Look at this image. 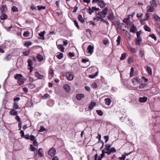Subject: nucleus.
<instances>
[{
  "label": "nucleus",
  "mask_w": 160,
  "mask_h": 160,
  "mask_svg": "<svg viewBox=\"0 0 160 160\" xmlns=\"http://www.w3.org/2000/svg\"><path fill=\"white\" fill-rule=\"evenodd\" d=\"M108 8L107 7H105L104 9H103L102 12H103L104 15V17H105V16L108 14Z\"/></svg>",
  "instance_id": "nucleus-30"
},
{
  "label": "nucleus",
  "mask_w": 160,
  "mask_h": 160,
  "mask_svg": "<svg viewBox=\"0 0 160 160\" xmlns=\"http://www.w3.org/2000/svg\"><path fill=\"white\" fill-rule=\"evenodd\" d=\"M148 98L146 97H140L139 101L140 102L144 103L147 100Z\"/></svg>",
  "instance_id": "nucleus-20"
},
{
  "label": "nucleus",
  "mask_w": 160,
  "mask_h": 160,
  "mask_svg": "<svg viewBox=\"0 0 160 160\" xmlns=\"http://www.w3.org/2000/svg\"><path fill=\"white\" fill-rule=\"evenodd\" d=\"M131 23L130 25H131L132 26L130 29V32L133 33H135L136 32V31L137 30V28L133 24H132V22H131Z\"/></svg>",
  "instance_id": "nucleus-8"
},
{
  "label": "nucleus",
  "mask_w": 160,
  "mask_h": 160,
  "mask_svg": "<svg viewBox=\"0 0 160 160\" xmlns=\"http://www.w3.org/2000/svg\"><path fill=\"white\" fill-rule=\"evenodd\" d=\"M107 151V154L108 155H109L111 154L112 152H116V150L114 148H111L110 149H109Z\"/></svg>",
  "instance_id": "nucleus-10"
},
{
  "label": "nucleus",
  "mask_w": 160,
  "mask_h": 160,
  "mask_svg": "<svg viewBox=\"0 0 160 160\" xmlns=\"http://www.w3.org/2000/svg\"><path fill=\"white\" fill-rule=\"evenodd\" d=\"M121 40V37L119 36H118L117 38V45L118 46L120 45V42Z\"/></svg>",
  "instance_id": "nucleus-41"
},
{
  "label": "nucleus",
  "mask_w": 160,
  "mask_h": 160,
  "mask_svg": "<svg viewBox=\"0 0 160 160\" xmlns=\"http://www.w3.org/2000/svg\"><path fill=\"white\" fill-rule=\"evenodd\" d=\"M84 94H78L76 95V98L78 100H80L82 98H84Z\"/></svg>",
  "instance_id": "nucleus-18"
},
{
  "label": "nucleus",
  "mask_w": 160,
  "mask_h": 160,
  "mask_svg": "<svg viewBox=\"0 0 160 160\" xmlns=\"http://www.w3.org/2000/svg\"><path fill=\"white\" fill-rule=\"evenodd\" d=\"M126 57V54L125 53H124L121 55V57L120 58V60H123L125 59Z\"/></svg>",
  "instance_id": "nucleus-42"
},
{
  "label": "nucleus",
  "mask_w": 160,
  "mask_h": 160,
  "mask_svg": "<svg viewBox=\"0 0 160 160\" xmlns=\"http://www.w3.org/2000/svg\"><path fill=\"white\" fill-rule=\"evenodd\" d=\"M45 33V31H43L42 32H40L38 34L39 36L41 37V39L42 40H45V38L44 36Z\"/></svg>",
  "instance_id": "nucleus-29"
},
{
  "label": "nucleus",
  "mask_w": 160,
  "mask_h": 160,
  "mask_svg": "<svg viewBox=\"0 0 160 160\" xmlns=\"http://www.w3.org/2000/svg\"><path fill=\"white\" fill-rule=\"evenodd\" d=\"M123 21L124 23H126L127 25H129L130 23V18H125L123 20Z\"/></svg>",
  "instance_id": "nucleus-31"
},
{
  "label": "nucleus",
  "mask_w": 160,
  "mask_h": 160,
  "mask_svg": "<svg viewBox=\"0 0 160 160\" xmlns=\"http://www.w3.org/2000/svg\"><path fill=\"white\" fill-rule=\"evenodd\" d=\"M144 28L146 31L150 32V28L147 25H144Z\"/></svg>",
  "instance_id": "nucleus-50"
},
{
  "label": "nucleus",
  "mask_w": 160,
  "mask_h": 160,
  "mask_svg": "<svg viewBox=\"0 0 160 160\" xmlns=\"http://www.w3.org/2000/svg\"><path fill=\"white\" fill-rule=\"evenodd\" d=\"M139 54L140 56L142 59L144 58V55L143 51L142 50H140L139 51Z\"/></svg>",
  "instance_id": "nucleus-34"
},
{
  "label": "nucleus",
  "mask_w": 160,
  "mask_h": 160,
  "mask_svg": "<svg viewBox=\"0 0 160 160\" xmlns=\"http://www.w3.org/2000/svg\"><path fill=\"white\" fill-rule=\"evenodd\" d=\"M109 20H112L115 19L113 13H109L107 17Z\"/></svg>",
  "instance_id": "nucleus-19"
},
{
  "label": "nucleus",
  "mask_w": 160,
  "mask_h": 160,
  "mask_svg": "<svg viewBox=\"0 0 160 160\" xmlns=\"http://www.w3.org/2000/svg\"><path fill=\"white\" fill-rule=\"evenodd\" d=\"M65 76L67 79L69 81L72 80L73 78V75L70 72L66 73Z\"/></svg>",
  "instance_id": "nucleus-5"
},
{
  "label": "nucleus",
  "mask_w": 160,
  "mask_h": 160,
  "mask_svg": "<svg viewBox=\"0 0 160 160\" xmlns=\"http://www.w3.org/2000/svg\"><path fill=\"white\" fill-rule=\"evenodd\" d=\"M27 140L30 139L31 141L34 140V136L33 135H31L29 136L28 134L25 135L23 137Z\"/></svg>",
  "instance_id": "nucleus-7"
},
{
  "label": "nucleus",
  "mask_w": 160,
  "mask_h": 160,
  "mask_svg": "<svg viewBox=\"0 0 160 160\" xmlns=\"http://www.w3.org/2000/svg\"><path fill=\"white\" fill-rule=\"evenodd\" d=\"M142 41L141 38H136L135 40V44L136 45H139Z\"/></svg>",
  "instance_id": "nucleus-25"
},
{
  "label": "nucleus",
  "mask_w": 160,
  "mask_h": 160,
  "mask_svg": "<svg viewBox=\"0 0 160 160\" xmlns=\"http://www.w3.org/2000/svg\"><path fill=\"white\" fill-rule=\"evenodd\" d=\"M30 35V32L28 31H27L24 32L23 35L25 37H28Z\"/></svg>",
  "instance_id": "nucleus-45"
},
{
  "label": "nucleus",
  "mask_w": 160,
  "mask_h": 160,
  "mask_svg": "<svg viewBox=\"0 0 160 160\" xmlns=\"http://www.w3.org/2000/svg\"><path fill=\"white\" fill-rule=\"evenodd\" d=\"M73 22L75 25L77 27V28L79 29L80 28L79 27L78 25V22L76 20H74Z\"/></svg>",
  "instance_id": "nucleus-53"
},
{
  "label": "nucleus",
  "mask_w": 160,
  "mask_h": 160,
  "mask_svg": "<svg viewBox=\"0 0 160 160\" xmlns=\"http://www.w3.org/2000/svg\"><path fill=\"white\" fill-rule=\"evenodd\" d=\"M63 88L67 92H69L70 91V87L68 84H66L63 86Z\"/></svg>",
  "instance_id": "nucleus-24"
},
{
  "label": "nucleus",
  "mask_w": 160,
  "mask_h": 160,
  "mask_svg": "<svg viewBox=\"0 0 160 160\" xmlns=\"http://www.w3.org/2000/svg\"><path fill=\"white\" fill-rule=\"evenodd\" d=\"M51 66L49 70V73L51 75V77H53L54 76V72L52 68H51Z\"/></svg>",
  "instance_id": "nucleus-33"
},
{
  "label": "nucleus",
  "mask_w": 160,
  "mask_h": 160,
  "mask_svg": "<svg viewBox=\"0 0 160 160\" xmlns=\"http://www.w3.org/2000/svg\"><path fill=\"white\" fill-rule=\"evenodd\" d=\"M149 13L148 12H147L145 14V16L144 18L143 19H140V21L141 23H142V22L145 20H146L147 19L149 18Z\"/></svg>",
  "instance_id": "nucleus-22"
},
{
  "label": "nucleus",
  "mask_w": 160,
  "mask_h": 160,
  "mask_svg": "<svg viewBox=\"0 0 160 160\" xmlns=\"http://www.w3.org/2000/svg\"><path fill=\"white\" fill-rule=\"evenodd\" d=\"M98 15L100 16H101L102 17H103V18L105 17H103L104 16V15L103 14V12L102 11H100V12H98Z\"/></svg>",
  "instance_id": "nucleus-59"
},
{
  "label": "nucleus",
  "mask_w": 160,
  "mask_h": 160,
  "mask_svg": "<svg viewBox=\"0 0 160 160\" xmlns=\"http://www.w3.org/2000/svg\"><path fill=\"white\" fill-rule=\"evenodd\" d=\"M68 55L69 56L71 57H73L75 56V54L74 52H70L69 53Z\"/></svg>",
  "instance_id": "nucleus-64"
},
{
  "label": "nucleus",
  "mask_w": 160,
  "mask_h": 160,
  "mask_svg": "<svg viewBox=\"0 0 160 160\" xmlns=\"http://www.w3.org/2000/svg\"><path fill=\"white\" fill-rule=\"evenodd\" d=\"M12 107L14 109H18L19 108V106L18 104L17 103L15 102L13 103Z\"/></svg>",
  "instance_id": "nucleus-38"
},
{
  "label": "nucleus",
  "mask_w": 160,
  "mask_h": 160,
  "mask_svg": "<svg viewBox=\"0 0 160 160\" xmlns=\"http://www.w3.org/2000/svg\"><path fill=\"white\" fill-rule=\"evenodd\" d=\"M96 112L97 114L100 116H102L103 115V112L101 110H97Z\"/></svg>",
  "instance_id": "nucleus-48"
},
{
  "label": "nucleus",
  "mask_w": 160,
  "mask_h": 160,
  "mask_svg": "<svg viewBox=\"0 0 160 160\" xmlns=\"http://www.w3.org/2000/svg\"><path fill=\"white\" fill-rule=\"evenodd\" d=\"M104 101L106 105L109 106L110 104L111 100L110 98H106Z\"/></svg>",
  "instance_id": "nucleus-28"
},
{
  "label": "nucleus",
  "mask_w": 160,
  "mask_h": 160,
  "mask_svg": "<svg viewBox=\"0 0 160 160\" xmlns=\"http://www.w3.org/2000/svg\"><path fill=\"white\" fill-rule=\"evenodd\" d=\"M82 61L83 63H86L87 62H89V60L88 59L83 58L82 60Z\"/></svg>",
  "instance_id": "nucleus-62"
},
{
  "label": "nucleus",
  "mask_w": 160,
  "mask_h": 160,
  "mask_svg": "<svg viewBox=\"0 0 160 160\" xmlns=\"http://www.w3.org/2000/svg\"><path fill=\"white\" fill-rule=\"evenodd\" d=\"M111 145L109 144H106L105 145V149L106 150H108L109 149H110Z\"/></svg>",
  "instance_id": "nucleus-36"
},
{
  "label": "nucleus",
  "mask_w": 160,
  "mask_h": 160,
  "mask_svg": "<svg viewBox=\"0 0 160 160\" xmlns=\"http://www.w3.org/2000/svg\"><path fill=\"white\" fill-rule=\"evenodd\" d=\"M12 10L13 12H18V8L15 6H13L12 7Z\"/></svg>",
  "instance_id": "nucleus-40"
},
{
  "label": "nucleus",
  "mask_w": 160,
  "mask_h": 160,
  "mask_svg": "<svg viewBox=\"0 0 160 160\" xmlns=\"http://www.w3.org/2000/svg\"><path fill=\"white\" fill-rule=\"evenodd\" d=\"M157 6L155 1L152 0L151 1V12H153L155 10L154 8Z\"/></svg>",
  "instance_id": "nucleus-4"
},
{
  "label": "nucleus",
  "mask_w": 160,
  "mask_h": 160,
  "mask_svg": "<svg viewBox=\"0 0 160 160\" xmlns=\"http://www.w3.org/2000/svg\"><path fill=\"white\" fill-rule=\"evenodd\" d=\"M30 148L31 151H35L36 150H37V148L34 147L32 144L30 145Z\"/></svg>",
  "instance_id": "nucleus-47"
},
{
  "label": "nucleus",
  "mask_w": 160,
  "mask_h": 160,
  "mask_svg": "<svg viewBox=\"0 0 160 160\" xmlns=\"http://www.w3.org/2000/svg\"><path fill=\"white\" fill-rule=\"evenodd\" d=\"M2 15H1L0 18L2 20H4L8 18L7 15L5 14V13H1Z\"/></svg>",
  "instance_id": "nucleus-26"
},
{
  "label": "nucleus",
  "mask_w": 160,
  "mask_h": 160,
  "mask_svg": "<svg viewBox=\"0 0 160 160\" xmlns=\"http://www.w3.org/2000/svg\"><path fill=\"white\" fill-rule=\"evenodd\" d=\"M35 76L39 79H42L44 76L40 74L38 72L36 71L35 72Z\"/></svg>",
  "instance_id": "nucleus-15"
},
{
  "label": "nucleus",
  "mask_w": 160,
  "mask_h": 160,
  "mask_svg": "<svg viewBox=\"0 0 160 160\" xmlns=\"http://www.w3.org/2000/svg\"><path fill=\"white\" fill-rule=\"evenodd\" d=\"M32 44V42L30 41H25L24 44V45L25 46L28 47Z\"/></svg>",
  "instance_id": "nucleus-35"
},
{
  "label": "nucleus",
  "mask_w": 160,
  "mask_h": 160,
  "mask_svg": "<svg viewBox=\"0 0 160 160\" xmlns=\"http://www.w3.org/2000/svg\"><path fill=\"white\" fill-rule=\"evenodd\" d=\"M98 5L101 8H103L105 7L106 4L105 3L104 1L102 0H100L98 2Z\"/></svg>",
  "instance_id": "nucleus-9"
},
{
  "label": "nucleus",
  "mask_w": 160,
  "mask_h": 160,
  "mask_svg": "<svg viewBox=\"0 0 160 160\" xmlns=\"http://www.w3.org/2000/svg\"><path fill=\"white\" fill-rule=\"evenodd\" d=\"M28 69H29L30 72H31L33 70V68L32 67V65L33 64L32 62L31 59H29L28 61Z\"/></svg>",
  "instance_id": "nucleus-2"
},
{
  "label": "nucleus",
  "mask_w": 160,
  "mask_h": 160,
  "mask_svg": "<svg viewBox=\"0 0 160 160\" xmlns=\"http://www.w3.org/2000/svg\"><path fill=\"white\" fill-rule=\"evenodd\" d=\"M38 155L40 157H42L44 156V152L43 149L42 148H40L38 151Z\"/></svg>",
  "instance_id": "nucleus-14"
},
{
  "label": "nucleus",
  "mask_w": 160,
  "mask_h": 160,
  "mask_svg": "<svg viewBox=\"0 0 160 160\" xmlns=\"http://www.w3.org/2000/svg\"><path fill=\"white\" fill-rule=\"evenodd\" d=\"M132 83L134 84H136L137 83H140V81L139 80H138L137 77H136L134 78H133L132 80Z\"/></svg>",
  "instance_id": "nucleus-13"
},
{
  "label": "nucleus",
  "mask_w": 160,
  "mask_h": 160,
  "mask_svg": "<svg viewBox=\"0 0 160 160\" xmlns=\"http://www.w3.org/2000/svg\"><path fill=\"white\" fill-rule=\"evenodd\" d=\"M98 74V72H96L95 74L90 75H89V77L91 78H93L97 76Z\"/></svg>",
  "instance_id": "nucleus-51"
},
{
  "label": "nucleus",
  "mask_w": 160,
  "mask_h": 160,
  "mask_svg": "<svg viewBox=\"0 0 160 160\" xmlns=\"http://www.w3.org/2000/svg\"><path fill=\"white\" fill-rule=\"evenodd\" d=\"M56 57L58 59H61L63 57V54L62 53H60L59 54L57 55Z\"/></svg>",
  "instance_id": "nucleus-43"
},
{
  "label": "nucleus",
  "mask_w": 160,
  "mask_h": 160,
  "mask_svg": "<svg viewBox=\"0 0 160 160\" xmlns=\"http://www.w3.org/2000/svg\"><path fill=\"white\" fill-rule=\"evenodd\" d=\"M94 47L91 45H89L87 48V50L88 52L90 54H92L93 52Z\"/></svg>",
  "instance_id": "nucleus-11"
},
{
  "label": "nucleus",
  "mask_w": 160,
  "mask_h": 160,
  "mask_svg": "<svg viewBox=\"0 0 160 160\" xmlns=\"http://www.w3.org/2000/svg\"><path fill=\"white\" fill-rule=\"evenodd\" d=\"M30 9L33 11L34 10H37L36 8V7L33 4H32V6H31Z\"/></svg>",
  "instance_id": "nucleus-55"
},
{
  "label": "nucleus",
  "mask_w": 160,
  "mask_h": 160,
  "mask_svg": "<svg viewBox=\"0 0 160 160\" xmlns=\"http://www.w3.org/2000/svg\"><path fill=\"white\" fill-rule=\"evenodd\" d=\"M98 156V154L96 153L94 155V156L92 157V160H97Z\"/></svg>",
  "instance_id": "nucleus-54"
},
{
  "label": "nucleus",
  "mask_w": 160,
  "mask_h": 160,
  "mask_svg": "<svg viewBox=\"0 0 160 160\" xmlns=\"http://www.w3.org/2000/svg\"><path fill=\"white\" fill-rule=\"evenodd\" d=\"M130 50L132 53H135L136 52V50L135 48H130Z\"/></svg>",
  "instance_id": "nucleus-56"
},
{
  "label": "nucleus",
  "mask_w": 160,
  "mask_h": 160,
  "mask_svg": "<svg viewBox=\"0 0 160 160\" xmlns=\"http://www.w3.org/2000/svg\"><path fill=\"white\" fill-rule=\"evenodd\" d=\"M136 32V33L137 38H141L140 37V34L142 33L141 31L140 30V31Z\"/></svg>",
  "instance_id": "nucleus-44"
},
{
  "label": "nucleus",
  "mask_w": 160,
  "mask_h": 160,
  "mask_svg": "<svg viewBox=\"0 0 160 160\" xmlns=\"http://www.w3.org/2000/svg\"><path fill=\"white\" fill-rule=\"evenodd\" d=\"M141 78L142 82H147L148 81V80L147 79L145 78L144 77H142Z\"/></svg>",
  "instance_id": "nucleus-63"
},
{
  "label": "nucleus",
  "mask_w": 160,
  "mask_h": 160,
  "mask_svg": "<svg viewBox=\"0 0 160 160\" xmlns=\"http://www.w3.org/2000/svg\"><path fill=\"white\" fill-rule=\"evenodd\" d=\"M147 84H143V83H141L140 86L139 87V88L140 89H141L142 88H143L146 86Z\"/></svg>",
  "instance_id": "nucleus-58"
},
{
  "label": "nucleus",
  "mask_w": 160,
  "mask_h": 160,
  "mask_svg": "<svg viewBox=\"0 0 160 160\" xmlns=\"http://www.w3.org/2000/svg\"><path fill=\"white\" fill-rule=\"evenodd\" d=\"M133 61V59L132 58L129 57L128 59V63L131 64Z\"/></svg>",
  "instance_id": "nucleus-60"
},
{
  "label": "nucleus",
  "mask_w": 160,
  "mask_h": 160,
  "mask_svg": "<svg viewBox=\"0 0 160 160\" xmlns=\"http://www.w3.org/2000/svg\"><path fill=\"white\" fill-rule=\"evenodd\" d=\"M58 47V49H59L61 51L63 52H64L65 48L62 45L59 44Z\"/></svg>",
  "instance_id": "nucleus-32"
},
{
  "label": "nucleus",
  "mask_w": 160,
  "mask_h": 160,
  "mask_svg": "<svg viewBox=\"0 0 160 160\" xmlns=\"http://www.w3.org/2000/svg\"><path fill=\"white\" fill-rule=\"evenodd\" d=\"M16 116V117L15 118V119L18 122H21V118H20V117L17 115V114Z\"/></svg>",
  "instance_id": "nucleus-57"
},
{
  "label": "nucleus",
  "mask_w": 160,
  "mask_h": 160,
  "mask_svg": "<svg viewBox=\"0 0 160 160\" xmlns=\"http://www.w3.org/2000/svg\"><path fill=\"white\" fill-rule=\"evenodd\" d=\"M28 87L30 89H33L35 87V85L33 84H29L28 85Z\"/></svg>",
  "instance_id": "nucleus-46"
},
{
  "label": "nucleus",
  "mask_w": 160,
  "mask_h": 160,
  "mask_svg": "<svg viewBox=\"0 0 160 160\" xmlns=\"http://www.w3.org/2000/svg\"><path fill=\"white\" fill-rule=\"evenodd\" d=\"M56 149L54 148H52L48 152V154L51 157L53 156L55 154Z\"/></svg>",
  "instance_id": "nucleus-3"
},
{
  "label": "nucleus",
  "mask_w": 160,
  "mask_h": 160,
  "mask_svg": "<svg viewBox=\"0 0 160 160\" xmlns=\"http://www.w3.org/2000/svg\"><path fill=\"white\" fill-rule=\"evenodd\" d=\"M152 18L154 20L156 21L160 22V18L159 17L157 14H154L152 15Z\"/></svg>",
  "instance_id": "nucleus-21"
},
{
  "label": "nucleus",
  "mask_w": 160,
  "mask_h": 160,
  "mask_svg": "<svg viewBox=\"0 0 160 160\" xmlns=\"http://www.w3.org/2000/svg\"><path fill=\"white\" fill-rule=\"evenodd\" d=\"M30 53V52L29 51H26L23 52V54L26 56H28Z\"/></svg>",
  "instance_id": "nucleus-61"
},
{
  "label": "nucleus",
  "mask_w": 160,
  "mask_h": 160,
  "mask_svg": "<svg viewBox=\"0 0 160 160\" xmlns=\"http://www.w3.org/2000/svg\"><path fill=\"white\" fill-rule=\"evenodd\" d=\"M0 10L1 13H6L7 11L6 5H2L0 7Z\"/></svg>",
  "instance_id": "nucleus-6"
},
{
  "label": "nucleus",
  "mask_w": 160,
  "mask_h": 160,
  "mask_svg": "<svg viewBox=\"0 0 160 160\" xmlns=\"http://www.w3.org/2000/svg\"><path fill=\"white\" fill-rule=\"evenodd\" d=\"M87 12L89 13V14L91 15L92 13L94 12V11L92 8H91L90 7H89L88 9H87Z\"/></svg>",
  "instance_id": "nucleus-37"
},
{
  "label": "nucleus",
  "mask_w": 160,
  "mask_h": 160,
  "mask_svg": "<svg viewBox=\"0 0 160 160\" xmlns=\"http://www.w3.org/2000/svg\"><path fill=\"white\" fill-rule=\"evenodd\" d=\"M12 55L10 54H7L6 57L4 59V60H6L7 61H9L12 58Z\"/></svg>",
  "instance_id": "nucleus-27"
},
{
  "label": "nucleus",
  "mask_w": 160,
  "mask_h": 160,
  "mask_svg": "<svg viewBox=\"0 0 160 160\" xmlns=\"http://www.w3.org/2000/svg\"><path fill=\"white\" fill-rule=\"evenodd\" d=\"M33 142V144L35 146H37L38 144V142L37 141V139H36V137L34 136V138L33 140L32 141Z\"/></svg>",
  "instance_id": "nucleus-49"
},
{
  "label": "nucleus",
  "mask_w": 160,
  "mask_h": 160,
  "mask_svg": "<svg viewBox=\"0 0 160 160\" xmlns=\"http://www.w3.org/2000/svg\"><path fill=\"white\" fill-rule=\"evenodd\" d=\"M78 19L82 23H83L85 22V20L83 19L82 16L81 14H79L78 17Z\"/></svg>",
  "instance_id": "nucleus-23"
},
{
  "label": "nucleus",
  "mask_w": 160,
  "mask_h": 160,
  "mask_svg": "<svg viewBox=\"0 0 160 160\" xmlns=\"http://www.w3.org/2000/svg\"><path fill=\"white\" fill-rule=\"evenodd\" d=\"M46 130V129L43 126H41L40 127V129L38 131L40 132H41L45 131Z\"/></svg>",
  "instance_id": "nucleus-52"
},
{
  "label": "nucleus",
  "mask_w": 160,
  "mask_h": 160,
  "mask_svg": "<svg viewBox=\"0 0 160 160\" xmlns=\"http://www.w3.org/2000/svg\"><path fill=\"white\" fill-rule=\"evenodd\" d=\"M18 113V112L14 109H11L9 112L10 115L13 116L16 115Z\"/></svg>",
  "instance_id": "nucleus-12"
},
{
  "label": "nucleus",
  "mask_w": 160,
  "mask_h": 160,
  "mask_svg": "<svg viewBox=\"0 0 160 160\" xmlns=\"http://www.w3.org/2000/svg\"><path fill=\"white\" fill-rule=\"evenodd\" d=\"M36 58L38 60V61L39 62L42 61L43 59V56L39 54H37Z\"/></svg>",
  "instance_id": "nucleus-16"
},
{
  "label": "nucleus",
  "mask_w": 160,
  "mask_h": 160,
  "mask_svg": "<svg viewBox=\"0 0 160 160\" xmlns=\"http://www.w3.org/2000/svg\"><path fill=\"white\" fill-rule=\"evenodd\" d=\"M14 78L15 79L18 80V83L20 85L24 83L25 81L23 79V77L21 74H16L15 75Z\"/></svg>",
  "instance_id": "nucleus-1"
},
{
  "label": "nucleus",
  "mask_w": 160,
  "mask_h": 160,
  "mask_svg": "<svg viewBox=\"0 0 160 160\" xmlns=\"http://www.w3.org/2000/svg\"><path fill=\"white\" fill-rule=\"evenodd\" d=\"M96 105V103L94 102H92L88 106V108L90 110H92L93 107Z\"/></svg>",
  "instance_id": "nucleus-17"
},
{
  "label": "nucleus",
  "mask_w": 160,
  "mask_h": 160,
  "mask_svg": "<svg viewBox=\"0 0 160 160\" xmlns=\"http://www.w3.org/2000/svg\"><path fill=\"white\" fill-rule=\"evenodd\" d=\"M38 9V10H44L46 9V7L45 6H37Z\"/></svg>",
  "instance_id": "nucleus-39"
}]
</instances>
